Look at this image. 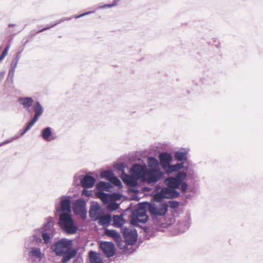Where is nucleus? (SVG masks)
<instances>
[{
  "mask_svg": "<svg viewBox=\"0 0 263 263\" xmlns=\"http://www.w3.org/2000/svg\"><path fill=\"white\" fill-rule=\"evenodd\" d=\"M187 175L183 171L178 172L175 177L171 176L164 180V183L167 187H161L157 185L156 193L153 196L155 201L160 202L163 199H174L180 196V193L176 189L185 193L188 188L187 183L184 181Z\"/></svg>",
  "mask_w": 263,
  "mask_h": 263,
  "instance_id": "obj_1",
  "label": "nucleus"
},
{
  "mask_svg": "<svg viewBox=\"0 0 263 263\" xmlns=\"http://www.w3.org/2000/svg\"><path fill=\"white\" fill-rule=\"evenodd\" d=\"M72 248V240L64 238L52 244L50 249L57 256H62L61 263H67L77 254V250Z\"/></svg>",
  "mask_w": 263,
  "mask_h": 263,
  "instance_id": "obj_2",
  "label": "nucleus"
},
{
  "mask_svg": "<svg viewBox=\"0 0 263 263\" xmlns=\"http://www.w3.org/2000/svg\"><path fill=\"white\" fill-rule=\"evenodd\" d=\"M59 225L62 230L68 234H76L78 228L74 224L71 214L62 212L59 216Z\"/></svg>",
  "mask_w": 263,
  "mask_h": 263,
  "instance_id": "obj_3",
  "label": "nucleus"
},
{
  "mask_svg": "<svg viewBox=\"0 0 263 263\" xmlns=\"http://www.w3.org/2000/svg\"><path fill=\"white\" fill-rule=\"evenodd\" d=\"M141 206L135 210L133 213L130 220L131 225L134 227H139V222L142 223H146L148 219V216L146 214L145 206H144L145 202L140 203Z\"/></svg>",
  "mask_w": 263,
  "mask_h": 263,
  "instance_id": "obj_4",
  "label": "nucleus"
},
{
  "mask_svg": "<svg viewBox=\"0 0 263 263\" xmlns=\"http://www.w3.org/2000/svg\"><path fill=\"white\" fill-rule=\"evenodd\" d=\"M145 204H147V209L149 213L155 216H163L168 210V205L166 203L161 204L159 206L148 202H145Z\"/></svg>",
  "mask_w": 263,
  "mask_h": 263,
  "instance_id": "obj_5",
  "label": "nucleus"
},
{
  "mask_svg": "<svg viewBox=\"0 0 263 263\" xmlns=\"http://www.w3.org/2000/svg\"><path fill=\"white\" fill-rule=\"evenodd\" d=\"M164 173L160 170H148L145 175L144 180L149 184L155 183L160 180L163 177Z\"/></svg>",
  "mask_w": 263,
  "mask_h": 263,
  "instance_id": "obj_6",
  "label": "nucleus"
},
{
  "mask_svg": "<svg viewBox=\"0 0 263 263\" xmlns=\"http://www.w3.org/2000/svg\"><path fill=\"white\" fill-rule=\"evenodd\" d=\"M86 205V202L83 199H79L74 202L73 208L74 213L77 215L80 214L83 219H86L87 217Z\"/></svg>",
  "mask_w": 263,
  "mask_h": 263,
  "instance_id": "obj_7",
  "label": "nucleus"
},
{
  "mask_svg": "<svg viewBox=\"0 0 263 263\" xmlns=\"http://www.w3.org/2000/svg\"><path fill=\"white\" fill-rule=\"evenodd\" d=\"M122 235L126 243L133 245L137 239V232L136 230H130L125 227L122 228Z\"/></svg>",
  "mask_w": 263,
  "mask_h": 263,
  "instance_id": "obj_8",
  "label": "nucleus"
},
{
  "mask_svg": "<svg viewBox=\"0 0 263 263\" xmlns=\"http://www.w3.org/2000/svg\"><path fill=\"white\" fill-rule=\"evenodd\" d=\"M100 248L107 258H110L115 255V246L112 242L101 241L100 243Z\"/></svg>",
  "mask_w": 263,
  "mask_h": 263,
  "instance_id": "obj_9",
  "label": "nucleus"
},
{
  "mask_svg": "<svg viewBox=\"0 0 263 263\" xmlns=\"http://www.w3.org/2000/svg\"><path fill=\"white\" fill-rule=\"evenodd\" d=\"M27 254L31 259H38L41 260L44 256V253L42 252L40 248L33 247L29 245H27Z\"/></svg>",
  "mask_w": 263,
  "mask_h": 263,
  "instance_id": "obj_10",
  "label": "nucleus"
},
{
  "mask_svg": "<svg viewBox=\"0 0 263 263\" xmlns=\"http://www.w3.org/2000/svg\"><path fill=\"white\" fill-rule=\"evenodd\" d=\"M130 172L133 176L136 178H140L146 173V166L136 163L130 169Z\"/></svg>",
  "mask_w": 263,
  "mask_h": 263,
  "instance_id": "obj_11",
  "label": "nucleus"
},
{
  "mask_svg": "<svg viewBox=\"0 0 263 263\" xmlns=\"http://www.w3.org/2000/svg\"><path fill=\"white\" fill-rule=\"evenodd\" d=\"M158 158L160 161V164L164 170L168 167L173 160L172 155L167 152L160 153Z\"/></svg>",
  "mask_w": 263,
  "mask_h": 263,
  "instance_id": "obj_12",
  "label": "nucleus"
},
{
  "mask_svg": "<svg viewBox=\"0 0 263 263\" xmlns=\"http://www.w3.org/2000/svg\"><path fill=\"white\" fill-rule=\"evenodd\" d=\"M103 214V211L101 208L100 205L98 203L92 204L89 210V215L91 218L96 220V218L99 217V215Z\"/></svg>",
  "mask_w": 263,
  "mask_h": 263,
  "instance_id": "obj_13",
  "label": "nucleus"
},
{
  "mask_svg": "<svg viewBox=\"0 0 263 263\" xmlns=\"http://www.w3.org/2000/svg\"><path fill=\"white\" fill-rule=\"evenodd\" d=\"M33 109L34 112V115L32 120L36 122L43 114L44 109L40 103L38 101H36L33 103Z\"/></svg>",
  "mask_w": 263,
  "mask_h": 263,
  "instance_id": "obj_14",
  "label": "nucleus"
},
{
  "mask_svg": "<svg viewBox=\"0 0 263 263\" xmlns=\"http://www.w3.org/2000/svg\"><path fill=\"white\" fill-rule=\"evenodd\" d=\"M95 179L93 177L85 175L80 181V184L84 189L92 187L95 183Z\"/></svg>",
  "mask_w": 263,
  "mask_h": 263,
  "instance_id": "obj_15",
  "label": "nucleus"
},
{
  "mask_svg": "<svg viewBox=\"0 0 263 263\" xmlns=\"http://www.w3.org/2000/svg\"><path fill=\"white\" fill-rule=\"evenodd\" d=\"M70 204L71 197L68 196L66 198L61 201V209L57 210V211H62L65 213L71 214Z\"/></svg>",
  "mask_w": 263,
  "mask_h": 263,
  "instance_id": "obj_16",
  "label": "nucleus"
},
{
  "mask_svg": "<svg viewBox=\"0 0 263 263\" xmlns=\"http://www.w3.org/2000/svg\"><path fill=\"white\" fill-rule=\"evenodd\" d=\"M105 234L109 237H110L114 239L116 242L118 246H120V243L122 241V237L120 234L115 230H109L106 229L105 230Z\"/></svg>",
  "mask_w": 263,
  "mask_h": 263,
  "instance_id": "obj_17",
  "label": "nucleus"
},
{
  "mask_svg": "<svg viewBox=\"0 0 263 263\" xmlns=\"http://www.w3.org/2000/svg\"><path fill=\"white\" fill-rule=\"evenodd\" d=\"M98 220V224L102 226H107L109 224L111 220V216L109 214L104 215L102 214L96 218V220Z\"/></svg>",
  "mask_w": 263,
  "mask_h": 263,
  "instance_id": "obj_18",
  "label": "nucleus"
},
{
  "mask_svg": "<svg viewBox=\"0 0 263 263\" xmlns=\"http://www.w3.org/2000/svg\"><path fill=\"white\" fill-rule=\"evenodd\" d=\"M53 227V218L51 217H49L47 219V221L44 223L43 227L38 230H35V232H48L51 233Z\"/></svg>",
  "mask_w": 263,
  "mask_h": 263,
  "instance_id": "obj_19",
  "label": "nucleus"
},
{
  "mask_svg": "<svg viewBox=\"0 0 263 263\" xmlns=\"http://www.w3.org/2000/svg\"><path fill=\"white\" fill-rule=\"evenodd\" d=\"M33 102L31 97H20L18 99V102L27 110H29L30 107L33 105Z\"/></svg>",
  "mask_w": 263,
  "mask_h": 263,
  "instance_id": "obj_20",
  "label": "nucleus"
},
{
  "mask_svg": "<svg viewBox=\"0 0 263 263\" xmlns=\"http://www.w3.org/2000/svg\"><path fill=\"white\" fill-rule=\"evenodd\" d=\"M188 151L185 149H181L175 152V159L178 161H182L187 159Z\"/></svg>",
  "mask_w": 263,
  "mask_h": 263,
  "instance_id": "obj_21",
  "label": "nucleus"
},
{
  "mask_svg": "<svg viewBox=\"0 0 263 263\" xmlns=\"http://www.w3.org/2000/svg\"><path fill=\"white\" fill-rule=\"evenodd\" d=\"M112 225L114 227L116 228H121L122 230V228H124L123 227V225L125 222V220L122 214H121L120 215H114L112 217Z\"/></svg>",
  "mask_w": 263,
  "mask_h": 263,
  "instance_id": "obj_22",
  "label": "nucleus"
},
{
  "mask_svg": "<svg viewBox=\"0 0 263 263\" xmlns=\"http://www.w3.org/2000/svg\"><path fill=\"white\" fill-rule=\"evenodd\" d=\"M113 187V186L109 182L104 181H100L96 186L97 189L99 192H103L104 191L106 192H111V189Z\"/></svg>",
  "mask_w": 263,
  "mask_h": 263,
  "instance_id": "obj_23",
  "label": "nucleus"
},
{
  "mask_svg": "<svg viewBox=\"0 0 263 263\" xmlns=\"http://www.w3.org/2000/svg\"><path fill=\"white\" fill-rule=\"evenodd\" d=\"M35 233L33 234L27 240L28 242L30 243V246H40L42 243V239L39 235L37 234L39 232H36L35 231Z\"/></svg>",
  "mask_w": 263,
  "mask_h": 263,
  "instance_id": "obj_24",
  "label": "nucleus"
},
{
  "mask_svg": "<svg viewBox=\"0 0 263 263\" xmlns=\"http://www.w3.org/2000/svg\"><path fill=\"white\" fill-rule=\"evenodd\" d=\"M89 258L91 263H103V259L100 254L93 251L89 252Z\"/></svg>",
  "mask_w": 263,
  "mask_h": 263,
  "instance_id": "obj_25",
  "label": "nucleus"
},
{
  "mask_svg": "<svg viewBox=\"0 0 263 263\" xmlns=\"http://www.w3.org/2000/svg\"><path fill=\"white\" fill-rule=\"evenodd\" d=\"M41 136L46 141H50L54 139V138L52 137L51 129L49 127H47L42 130Z\"/></svg>",
  "mask_w": 263,
  "mask_h": 263,
  "instance_id": "obj_26",
  "label": "nucleus"
},
{
  "mask_svg": "<svg viewBox=\"0 0 263 263\" xmlns=\"http://www.w3.org/2000/svg\"><path fill=\"white\" fill-rule=\"evenodd\" d=\"M148 166L149 167V170H157L159 169V161L154 157H150L147 159Z\"/></svg>",
  "mask_w": 263,
  "mask_h": 263,
  "instance_id": "obj_27",
  "label": "nucleus"
},
{
  "mask_svg": "<svg viewBox=\"0 0 263 263\" xmlns=\"http://www.w3.org/2000/svg\"><path fill=\"white\" fill-rule=\"evenodd\" d=\"M97 196L102 200L104 203H107L109 202L110 196L109 194L104 193L103 192H99L97 193Z\"/></svg>",
  "mask_w": 263,
  "mask_h": 263,
  "instance_id": "obj_28",
  "label": "nucleus"
},
{
  "mask_svg": "<svg viewBox=\"0 0 263 263\" xmlns=\"http://www.w3.org/2000/svg\"><path fill=\"white\" fill-rule=\"evenodd\" d=\"M42 233V240H44L45 244H48L51 242L52 233L48 232H38Z\"/></svg>",
  "mask_w": 263,
  "mask_h": 263,
  "instance_id": "obj_29",
  "label": "nucleus"
},
{
  "mask_svg": "<svg viewBox=\"0 0 263 263\" xmlns=\"http://www.w3.org/2000/svg\"><path fill=\"white\" fill-rule=\"evenodd\" d=\"M128 191L129 193H134L135 195H133L131 197V199L133 200L138 201L139 200V198L138 197L137 194L139 192V190L136 187H130L128 189Z\"/></svg>",
  "mask_w": 263,
  "mask_h": 263,
  "instance_id": "obj_30",
  "label": "nucleus"
},
{
  "mask_svg": "<svg viewBox=\"0 0 263 263\" xmlns=\"http://www.w3.org/2000/svg\"><path fill=\"white\" fill-rule=\"evenodd\" d=\"M114 176L113 173L110 171H103L100 174V176L102 178H106L109 181L113 178Z\"/></svg>",
  "mask_w": 263,
  "mask_h": 263,
  "instance_id": "obj_31",
  "label": "nucleus"
},
{
  "mask_svg": "<svg viewBox=\"0 0 263 263\" xmlns=\"http://www.w3.org/2000/svg\"><path fill=\"white\" fill-rule=\"evenodd\" d=\"M128 180L126 184L130 187H134L136 186L137 185V179L134 176H128Z\"/></svg>",
  "mask_w": 263,
  "mask_h": 263,
  "instance_id": "obj_32",
  "label": "nucleus"
},
{
  "mask_svg": "<svg viewBox=\"0 0 263 263\" xmlns=\"http://www.w3.org/2000/svg\"><path fill=\"white\" fill-rule=\"evenodd\" d=\"M70 20V18H61L60 20H59V21H58L57 23H54V24H52L50 26H49V27H45L41 30H40L39 31H37V33H40V32H42L44 31H45L47 29H50V28L51 27H53L54 26H55V25L65 21H67V20Z\"/></svg>",
  "mask_w": 263,
  "mask_h": 263,
  "instance_id": "obj_33",
  "label": "nucleus"
},
{
  "mask_svg": "<svg viewBox=\"0 0 263 263\" xmlns=\"http://www.w3.org/2000/svg\"><path fill=\"white\" fill-rule=\"evenodd\" d=\"M165 173L167 174L175 172H178L176 164L171 165V164L164 170Z\"/></svg>",
  "mask_w": 263,
  "mask_h": 263,
  "instance_id": "obj_34",
  "label": "nucleus"
},
{
  "mask_svg": "<svg viewBox=\"0 0 263 263\" xmlns=\"http://www.w3.org/2000/svg\"><path fill=\"white\" fill-rule=\"evenodd\" d=\"M35 123V122L31 120V121L28 123V125L24 129L23 132L21 133L20 135L19 136L20 137L23 136L26 132H27Z\"/></svg>",
  "mask_w": 263,
  "mask_h": 263,
  "instance_id": "obj_35",
  "label": "nucleus"
},
{
  "mask_svg": "<svg viewBox=\"0 0 263 263\" xmlns=\"http://www.w3.org/2000/svg\"><path fill=\"white\" fill-rule=\"evenodd\" d=\"M114 185L120 187L122 186V183L121 181L119 179V178L115 176H114L113 178L110 181Z\"/></svg>",
  "mask_w": 263,
  "mask_h": 263,
  "instance_id": "obj_36",
  "label": "nucleus"
},
{
  "mask_svg": "<svg viewBox=\"0 0 263 263\" xmlns=\"http://www.w3.org/2000/svg\"><path fill=\"white\" fill-rule=\"evenodd\" d=\"M119 205L116 202H112L108 204L107 208L110 211H115L118 209Z\"/></svg>",
  "mask_w": 263,
  "mask_h": 263,
  "instance_id": "obj_37",
  "label": "nucleus"
},
{
  "mask_svg": "<svg viewBox=\"0 0 263 263\" xmlns=\"http://www.w3.org/2000/svg\"><path fill=\"white\" fill-rule=\"evenodd\" d=\"M120 0H114V3L111 4H106L102 6H100L98 7V9H103L105 8H111L115 6L120 2Z\"/></svg>",
  "mask_w": 263,
  "mask_h": 263,
  "instance_id": "obj_38",
  "label": "nucleus"
},
{
  "mask_svg": "<svg viewBox=\"0 0 263 263\" xmlns=\"http://www.w3.org/2000/svg\"><path fill=\"white\" fill-rule=\"evenodd\" d=\"M115 168L118 170L119 171H120L122 173V174H124V169L125 167V165L124 163H120L116 164L115 165Z\"/></svg>",
  "mask_w": 263,
  "mask_h": 263,
  "instance_id": "obj_39",
  "label": "nucleus"
},
{
  "mask_svg": "<svg viewBox=\"0 0 263 263\" xmlns=\"http://www.w3.org/2000/svg\"><path fill=\"white\" fill-rule=\"evenodd\" d=\"M82 176L83 175L81 174L80 172L76 173L73 177V184L75 185H78V181L79 179H82L81 178L82 177Z\"/></svg>",
  "mask_w": 263,
  "mask_h": 263,
  "instance_id": "obj_40",
  "label": "nucleus"
},
{
  "mask_svg": "<svg viewBox=\"0 0 263 263\" xmlns=\"http://www.w3.org/2000/svg\"><path fill=\"white\" fill-rule=\"evenodd\" d=\"M20 137L18 135H16V136H15L14 137L9 139H7L6 140H5L4 141H3L2 143H1L0 144V146H3V145H6L7 144H8L12 141H13L14 140L18 139V138Z\"/></svg>",
  "mask_w": 263,
  "mask_h": 263,
  "instance_id": "obj_41",
  "label": "nucleus"
},
{
  "mask_svg": "<svg viewBox=\"0 0 263 263\" xmlns=\"http://www.w3.org/2000/svg\"><path fill=\"white\" fill-rule=\"evenodd\" d=\"M169 205L171 208L175 209L177 208L179 205V202L177 201L171 200L168 202Z\"/></svg>",
  "mask_w": 263,
  "mask_h": 263,
  "instance_id": "obj_42",
  "label": "nucleus"
},
{
  "mask_svg": "<svg viewBox=\"0 0 263 263\" xmlns=\"http://www.w3.org/2000/svg\"><path fill=\"white\" fill-rule=\"evenodd\" d=\"M17 64L18 62L15 61L14 60L12 61L11 65L10 72L14 73L15 69L17 66Z\"/></svg>",
  "mask_w": 263,
  "mask_h": 263,
  "instance_id": "obj_43",
  "label": "nucleus"
},
{
  "mask_svg": "<svg viewBox=\"0 0 263 263\" xmlns=\"http://www.w3.org/2000/svg\"><path fill=\"white\" fill-rule=\"evenodd\" d=\"M82 195L89 197L90 195H91V193H90L89 191L84 189L82 191Z\"/></svg>",
  "mask_w": 263,
  "mask_h": 263,
  "instance_id": "obj_44",
  "label": "nucleus"
},
{
  "mask_svg": "<svg viewBox=\"0 0 263 263\" xmlns=\"http://www.w3.org/2000/svg\"><path fill=\"white\" fill-rule=\"evenodd\" d=\"M10 46V45H7V46L5 47L4 50L2 52V54L3 55H4L5 56L7 55V54L8 53V50L9 49Z\"/></svg>",
  "mask_w": 263,
  "mask_h": 263,
  "instance_id": "obj_45",
  "label": "nucleus"
},
{
  "mask_svg": "<svg viewBox=\"0 0 263 263\" xmlns=\"http://www.w3.org/2000/svg\"><path fill=\"white\" fill-rule=\"evenodd\" d=\"M176 166H177V168L178 170V171L179 170H180L181 169L184 168V165H183V162H180V163H178L177 164H175Z\"/></svg>",
  "mask_w": 263,
  "mask_h": 263,
  "instance_id": "obj_46",
  "label": "nucleus"
},
{
  "mask_svg": "<svg viewBox=\"0 0 263 263\" xmlns=\"http://www.w3.org/2000/svg\"><path fill=\"white\" fill-rule=\"evenodd\" d=\"M124 175V177L122 178L123 182H124L126 184L127 182V181L128 180V176H130L129 175L126 174L125 173L123 174Z\"/></svg>",
  "mask_w": 263,
  "mask_h": 263,
  "instance_id": "obj_47",
  "label": "nucleus"
},
{
  "mask_svg": "<svg viewBox=\"0 0 263 263\" xmlns=\"http://www.w3.org/2000/svg\"><path fill=\"white\" fill-rule=\"evenodd\" d=\"M91 12H92L89 11V12H86V13H82V14H80V15H79L78 16H76L75 17L77 18H80V17L84 16L85 15H88V14L91 13Z\"/></svg>",
  "mask_w": 263,
  "mask_h": 263,
  "instance_id": "obj_48",
  "label": "nucleus"
},
{
  "mask_svg": "<svg viewBox=\"0 0 263 263\" xmlns=\"http://www.w3.org/2000/svg\"><path fill=\"white\" fill-rule=\"evenodd\" d=\"M20 58H21V53L18 52V53H17L16 55L15 56V58L14 60L18 62V61H19Z\"/></svg>",
  "mask_w": 263,
  "mask_h": 263,
  "instance_id": "obj_49",
  "label": "nucleus"
},
{
  "mask_svg": "<svg viewBox=\"0 0 263 263\" xmlns=\"http://www.w3.org/2000/svg\"><path fill=\"white\" fill-rule=\"evenodd\" d=\"M5 57H6V56H5L4 55H3V54L2 53V54H1V56H0V61L3 60L5 58Z\"/></svg>",
  "mask_w": 263,
  "mask_h": 263,
  "instance_id": "obj_50",
  "label": "nucleus"
},
{
  "mask_svg": "<svg viewBox=\"0 0 263 263\" xmlns=\"http://www.w3.org/2000/svg\"><path fill=\"white\" fill-rule=\"evenodd\" d=\"M9 76H11V77L12 78L14 76V73H12V72H10V69L9 70V74H8Z\"/></svg>",
  "mask_w": 263,
  "mask_h": 263,
  "instance_id": "obj_51",
  "label": "nucleus"
},
{
  "mask_svg": "<svg viewBox=\"0 0 263 263\" xmlns=\"http://www.w3.org/2000/svg\"><path fill=\"white\" fill-rule=\"evenodd\" d=\"M15 26V24H9L8 25V27H14V26Z\"/></svg>",
  "mask_w": 263,
  "mask_h": 263,
  "instance_id": "obj_52",
  "label": "nucleus"
},
{
  "mask_svg": "<svg viewBox=\"0 0 263 263\" xmlns=\"http://www.w3.org/2000/svg\"><path fill=\"white\" fill-rule=\"evenodd\" d=\"M143 229L145 232H146L148 230V228L146 227H143Z\"/></svg>",
  "mask_w": 263,
  "mask_h": 263,
  "instance_id": "obj_53",
  "label": "nucleus"
},
{
  "mask_svg": "<svg viewBox=\"0 0 263 263\" xmlns=\"http://www.w3.org/2000/svg\"><path fill=\"white\" fill-rule=\"evenodd\" d=\"M120 248H122V240L121 241V242L120 243V246H119Z\"/></svg>",
  "mask_w": 263,
  "mask_h": 263,
  "instance_id": "obj_54",
  "label": "nucleus"
}]
</instances>
